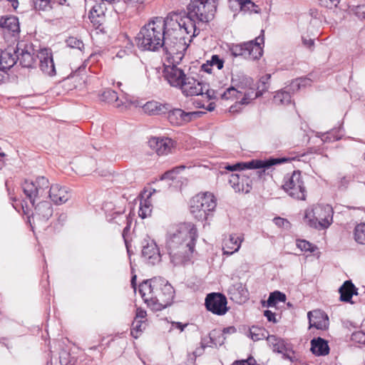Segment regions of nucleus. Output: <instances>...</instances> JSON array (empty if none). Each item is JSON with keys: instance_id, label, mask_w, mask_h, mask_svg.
<instances>
[{"instance_id": "obj_47", "label": "nucleus", "mask_w": 365, "mask_h": 365, "mask_svg": "<svg viewBox=\"0 0 365 365\" xmlns=\"http://www.w3.org/2000/svg\"><path fill=\"white\" fill-rule=\"evenodd\" d=\"M320 137L322 140L324 142H331L340 139L339 137L334 135L333 132L322 133Z\"/></svg>"}, {"instance_id": "obj_1", "label": "nucleus", "mask_w": 365, "mask_h": 365, "mask_svg": "<svg viewBox=\"0 0 365 365\" xmlns=\"http://www.w3.org/2000/svg\"><path fill=\"white\" fill-rule=\"evenodd\" d=\"M176 19L170 14L165 19L155 17L143 26L137 35L138 46L142 50L155 51L163 48L165 55H173L174 61L180 62L187 49L186 38Z\"/></svg>"}, {"instance_id": "obj_5", "label": "nucleus", "mask_w": 365, "mask_h": 365, "mask_svg": "<svg viewBox=\"0 0 365 365\" xmlns=\"http://www.w3.org/2000/svg\"><path fill=\"white\" fill-rule=\"evenodd\" d=\"M232 86L227 88L217 89L215 95L217 100L228 101L239 98L240 101L236 102L230 108V113L238 111L237 107L241 105H247L250 101L258 96V92L255 91V86L252 78L242 73L233 75L232 78Z\"/></svg>"}, {"instance_id": "obj_23", "label": "nucleus", "mask_w": 365, "mask_h": 365, "mask_svg": "<svg viewBox=\"0 0 365 365\" xmlns=\"http://www.w3.org/2000/svg\"><path fill=\"white\" fill-rule=\"evenodd\" d=\"M48 197L56 205L66 202L71 197L70 192L66 187L58 184L49 185Z\"/></svg>"}, {"instance_id": "obj_56", "label": "nucleus", "mask_w": 365, "mask_h": 365, "mask_svg": "<svg viewBox=\"0 0 365 365\" xmlns=\"http://www.w3.org/2000/svg\"><path fill=\"white\" fill-rule=\"evenodd\" d=\"M302 40L303 43L309 48L312 47L314 45V41L312 39H306L303 38Z\"/></svg>"}, {"instance_id": "obj_58", "label": "nucleus", "mask_w": 365, "mask_h": 365, "mask_svg": "<svg viewBox=\"0 0 365 365\" xmlns=\"http://www.w3.org/2000/svg\"><path fill=\"white\" fill-rule=\"evenodd\" d=\"M135 280H136V275H133L132 277V279H131V286L135 290L136 289V284H135Z\"/></svg>"}, {"instance_id": "obj_30", "label": "nucleus", "mask_w": 365, "mask_h": 365, "mask_svg": "<svg viewBox=\"0 0 365 365\" xmlns=\"http://www.w3.org/2000/svg\"><path fill=\"white\" fill-rule=\"evenodd\" d=\"M0 26L13 34L20 31L19 19L14 16L2 17L0 20Z\"/></svg>"}, {"instance_id": "obj_16", "label": "nucleus", "mask_w": 365, "mask_h": 365, "mask_svg": "<svg viewBox=\"0 0 365 365\" xmlns=\"http://www.w3.org/2000/svg\"><path fill=\"white\" fill-rule=\"evenodd\" d=\"M227 300L225 296L219 293L209 294L205 299L207 310L218 315L225 314L227 310Z\"/></svg>"}, {"instance_id": "obj_33", "label": "nucleus", "mask_w": 365, "mask_h": 365, "mask_svg": "<svg viewBox=\"0 0 365 365\" xmlns=\"http://www.w3.org/2000/svg\"><path fill=\"white\" fill-rule=\"evenodd\" d=\"M235 331L236 329L234 327L225 328L222 332L213 330L210 333V339L215 346H220L225 342V334H234Z\"/></svg>"}, {"instance_id": "obj_59", "label": "nucleus", "mask_w": 365, "mask_h": 365, "mask_svg": "<svg viewBox=\"0 0 365 365\" xmlns=\"http://www.w3.org/2000/svg\"><path fill=\"white\" fill-rule=\"evenodd\" d=\"M215 109V103H210L208 106L206 107V110L209 111H212Z\"/></svg>"}, {"instance_id": "obj_61", "label": "nucleus", "mask_w": 365, "mask_h": 365, "mask_svg": "<svg viewBox=\"0 0 365 365\" xmlns=\"http://www.w3.org/2000/svg\"><path fill=\"white\" fill-rule=\"evenodd\" d=\"M88 163H89V165H92V168H93L95 165V160L91 158L88 160Z\"/></svg>"}, {"instance_id": "obj_57", "label": "nucleus", "mask_w": 365, "mask_h": 365, "mask_svg": "<svg viewBox=\"0 0 365 365\" xmlns=\"http://www.w3.org/2000/svg\"><path fill=\"white\" fill-rule=\"evenodd\" d=\"M21 209L24 215H29L30 212V208L26 205L22 204Z\"/></svg>"}, {"instance_id": "obj_34", "label": "nucleus", "mask_w": 365, "mask_h": 365, "mask_svg": "<svg viewBox=\"0 0 365 365\" xmlns=\"http://www.w3.org/2000/svg\"><path fill=\"white\" fill-rule=\"evenodd\" d=\"M267 341L269 346L274 351L278 353H284L287 351L286 343L284 339L277 337L275 335H268Z\"/></svg>"}, {"instance_id": "obj_17", "label": "nucleus", "mask_w": 365, "mask_h": 365, "mask_svg": "<svg viewBox=\"0 0 365 365\" xmlns=\"http://www.w3.org/2000/svg\"><path fill=\"white\" fill-rule=\"evenodd\" d=\"M169 122L175 126H180L190 122L193 118L199 116V112H185L180 108H174L168 110Z\"/></svg>"}, {"instance_id": "obj_10", "label": "nucleus", "mask_w": 365, "mask_h": 365, "mask_svg": "<svg viewBox=\"0 0 365 365\" xmlns=\"http://www.w3.org/2000/svg\"><path fill=\"white\" fill-rule=\"evenodd\" d=\"M263 43V38L259 36L252 41L234 44L232 46L230 51L232 55L235 56H242L245 58L255 60L260 58L262 55V48L261 45Z\"/></svg>"}, {"instance_id": "obj_35", "label": "nucleus", "mask_w": 365, "mask_h": 365, "mask_svg": "<svg viewBox=\"0 0 365 365\" xmlns=\"http://www.w3.org/2000/svg\"><path fill=\"white\" fill-rule=\"evenodd\" d=\"M101 100L108 103H115V106L117 108L121 107V104L118 103L117 93L111 89L105 90L101 95Z\"/></svg>"}, {"instance_id": "obj_42", "label": "nucleus", "mask_w": 365, "mask_h": 365, "mask_svg": "<svg viewBox=\"0 0 365 365\" xmlns=\"http://www.w3.org/2000/svg\"><path fill=\"white\" fill-rule=\"evenodd\" d=\"M185 166L183 165H181V166H179V167H176L170 170H168L167 171L166 173H165L161 177H160V180L163 181V180H174L175 179H176V175L182 170L185 169Z\"/></svg>"}, {"instance_id": "obj_7", "label": "nucleus", "mask_w": 365, "mask_h": 365, "mask_svg": "<svg viewBox=\"0 0 365 365\" xmlns=\"http://www.w3.org/2000/svg\"><path fill=\"white\" fill-rule=\"evenodd\" d=\"M333 208L329 205L317 204L305 210V222L318 230L327 229L333 222Z\"/></svg>"}, {"instance_id": "obj_60", "label": "nucleus", "mask_w": 365, "mask_h": 365, "mask_svg": "<svg viewBox=\"0 0 365 365\" xmlns=\"http://www.w3.org/2000/svg\"><path fill=\"white\" fill-rule=\"evenodd\" d=\"M124 53H125V51H120L117 53L116 56H117V57H119V58H122V57L123 56Z\"/></svg>"}, {"instance_id": "obj_64", "label": "nucleus", "mask_w": 365, "mask_h": 365, "mask_svg": "<svg viewBox=\"0 0 365 365\" xmlns=\"http://www.w3.org/2000/svg\"><path fill=\"white\" fill-rule=\"evenodd\" d=\"M66 1V0H59V4H63V3Z\"/></svg>"}, {"instance_id": "obj_38", "label": "nucleus", "mask_w": 365, "mask_h": 365, "mask_svg": "<svg viewBox=\"0 0 365 365\" xmlns=\"http://www.w3.org/2000/svg\"><path fill=\"white\" fill-rule=\"evenodd\" d=\"M286 295L279 291H275L269 294L267 299L268 307H275L278 302H284Z\"/></svg>"}, {"instance_id": "obj_31", "label": "nucleus", "mask_w": 365, "mask_h": 365, "mask_svg": "<svg viewBox=\"0 0 365 365\" xmlns=\"http://www.w3.org/2000/svg\"><path fill=\"white\" fill-rule=\"evenodd\" d=\"M311 351L317 356H325L329 352L327 341L321 337L311 341Z\"/></svg>"}, {"instance_id": "obj_6", "label": "nucleus", "mask_w": 365, "mask_h": 365, "mask_svg": "<svg viewBox=\"0 0 365 365\" xmlns=\"http://www.w3.org/2000/svg\"><path fill=\"white\" fill-rule=\"evenodd\" d=\"M138 292L144 302L155 311L170 304L174 289L170 284L160 278L147 279L140 284Z\"/></svg>"}, {"instance_id": "obj_20", "label": "nucleus", "mask_w": 365, "mask_h": 365, "mask_svg": "<svg viewBox=\"0 0 365 365\" xmlns=\"http://www.w3.org/2000/svg\"><path fill=\"white\" fill-rule=\"evenodd\" d=\"M17 55L20 64L25 68H30L34 63V49L31 45L19 42L16 45Z\"/></svg>"}, {"instance_id": "obj_4", "label": "nucleus", "mask_w": 365, "mask_h": 365, "mask_svg": "<svg viewBox=\"0 0 365 365\" xmlns=\"http://www.w3.org/2000/svg\"><path fill=\"white\" fill-rule=\"evenodd\" d=\"M22 190L26 198L29 200L34 212L31 216H28L34 221L47 220L53 215V208L51 203L44 200L46 198L47 190L49 187L48 180L43 177H37L34 180H26L22 183Z\"/></svg>"}, {"instance_id": "obj_46", "label": "nucleus", "mask_w": 365, "mask_h": 365, "mask_svg": "<svg viewBox=\"0 0 365 365\" xmlns=\"http://www.w3.org/2000/svg\"><path fill=\"white\" fill-rule=\"evenodd\" d=\"M351 339L357 343L365 344V332L359 331L353 333Z\"/></svg>"}, {"instance_id": "obj_19", "label": "nucleus", "mask_w": 365, "mask_h": 365, "mask_svg": "<svg viewBox=\"0 0 365 365\" xmlns=\"http://www.w3.org/2000/svg\"><path fill=\"white\" fill-rule=\"evenodd\" d=\"M142 256L150 264H155L160 261V254L154 240L149 238L143 242Z\"/></svg>"}, {"instance_id": "obj_41", "label": "nucleus", "mask_w": 365, "mask_h": 365, "mask_svg": "<svg viewBox=\"0 0 365 365\" xmlns=\"http://www.w3.org/2000/svg\"><path fill=\"white\" fill-rule=\"evenodd\" d=\"M145 329L144 320L134 319L132 324L131 334L134 338L138 337V334Z\"/></svg>"}, {"instance_id": "obj_39", "label": "nucleus", "mask_w": 365, "mask_h": 365, "mask_svg": "<svg viewBox=\"0 0 365 365\" xmlns=\"http://www.w3.org/2000/svg\"><path fill=\"white\" fill-rule=\"evenodd\" d=\"M354 239L358 243L365 245V223H361L356 226Z\"/></svg>"}, {"instance_id": "obj_24", "label": "nucleus", "mask_w": 365, "mask_h": 365, "mask_svg": "<svg viewBox=\"0 0 365 365\" xmlns=\"http://www.w3.org/2000/svg\"><path fill=\"white\" fill-rule=\"evenodd\" d=\"M309 328L315 327L317 329L324 330L328 328V316L321 310H314L307 314Z\"/></svg>"}, {"instance_id": "obj_15", "label": "nucleus", "mask_w": 365, "mask_h": 365, "mask_svg": "<svg viewBox=\"0 0 365 365\" xmlns=\"http://www.w3.org/2000/svg\"><path fill=\"white\" fill-rule=\"evenodd\" d=\"M309 79L307 78H298L293 81L289 88H286V90H280L277 91L274 96V103L277 105H285L291 101L290 91L294 92L304 87L309 83Z\"/></svg>"}, {"instance_id": "obj_50", "label": "nucleus", "mask_w": 365, "mask_h": 365, "mask_svg": "<svg viewBox=\"0 0 365 365\" xmlns=\"http://www.w3.org/2000/svg\"><path fill=\"white\" fill-rule=\"evenodd\" d=\"M147 314L146 312L140 308L136 309L135 317L134 319L144 320Z\"/></svg>"}, {"instance_id": "obj_54", "label": "nucleus", "mask_w": 365, "mask_h": 365, "mask_svg": "<svg viewBox=\"0 0 365 365\" xmlns=\"http://www.w3.org/2000/svg\"><path fill=\"white\" fill-rule=\"evenodd\" d=\"M145 0H126V3L132 6H136L137 4H142Z\"/></svg>"}, {"instance_id": "obj_3", "label": "nucleus", "mask_w": 365, "mask_h": 365, "mask_svg": "<svg viewBox=\"0 0 365 365\" xmlns=\"http://www.w3.org/2000/svg\"><path fill=\"white\" fill-rule=\"evenodd\" d=\"M187 9L186 16H182L176 13L171 15L176 16L181 31L191 41L200 33L197 24L208 22L213 19L216 0H190Z\"/></svg>"}, {"instance_id": "obj_63", "label": "nucleus", "mask_w": 365, "mask_h": 365, "mask_svg": "<svg viewBox=\"0 0 365 365\" xmlns=\"http://www.w3.org/2000/svg\"><path fill=\"white\" fill-rule=\"evenodd\" d=\"M94 12L95 13L97 12V10L95 9V7H93V11H91V15L92 17L94 16Z\"/></svg>"}, {"instance_id": "obj_26", "label": "nucleus", "mask_w": 365, "mask_h": 365, "mask_svg": "<svg viewBox=\"0 0 365 365\" xmlns=\"http://www.w3.org/2000/svg\"><path fill=\"white\" fill-rule=\"evenodd\" d=\"M244 240L242 235L231 234L229 237L224 242L223 253L225 255H232L237 252L240 247L241 243Z\"/></svg>"}, {"instance_id": "obj_45", "label": "nucleus", "mask_w": 365, "mask_h": 365, "mask_svg": "<svg viewBox=\"0 0 365 365\" xmlns=\"http://www.w3.org/2000/svg\"><path fill=\"white\" fill-rule=\"evenodd\" d=\"M209 61L212 67L216 66L219 70L223 68L224 61L222 58H220L217 55H213L211 57V59L209 60Z\"/></svg>"}, {"instance_id": "obj_8", "label": "nucleus", "mask_w": 365, "mask_h": 365, "mask_svg": "<svg viewBox=\"0 0 365 365\" xmlns=\"http://www.w3.org/2000/svg\"><path fill=\"white\" fill-rule=\"evenodd\" d=\"M185 96H205L207 99H216L215 95L217 89L210 88L209 85L203 83L195 79L194 76L187 74L182 82L178 86Z\"/></svg>"}, {"instance_id": "obj_28", "label": "nucleus", "mask_w": 365, "mask_h": 365, "mask_svg": "<svg viewBox=\"0 0 365 365\" xmlns=\"http://www.w3.org/2000/svg\"><path fill=\"white\" fill-rule=\"evenodd\" d=\"M155 190L153 189V192L151 191H145L142 195V199L140 203V207L138 211L139 216L142 218H146L150 216L152 212V204L150 200L153 192H155Z\"/></svg>"}, {"instance_id": "obj_49", "label": "nucleus", "mask_w": 365, "mask_h": 365, "mask_svg": "<svg viewBox=\"0 0 365 365\" xmlns=\"http://www.w3.org/2000/svg\"><path fill=\"white\" fill-rule=\"evenodd\" d=\"M273 222L278 227H287L289 224L287 220L279 217L274 218Z\"/></svg>"}, {"instance_id": "obj_37", "label": "nucleus", "mask_w": 365, "mask_h": 365, "mask_svg": "<svg viewBox=\"0 0 365 365\" xmlns=\"http://www.w3.org/2000/svg\"><path fill=\"white\" fill-rule=\"evenodd\" d=\"M348 9L350 14L355 15L360 19H365V4L355 5L351 1H349Z\"/></svg>"}, {"instance_id": "obj_12", "label": "nucleus", "mask_w": 365, "mask_h": 365, "mask_svg": "<svg viewBox=\"0 0 365 365\" xmlns=\"http://www.w3.org/2000/svg\"><path fill=\"white\" fill-rule=\"evenodd\" d=\"M288 158H270L266 160H252L245 163H237L235 165H227L225 168L229 171L244 170L246 169H268L273 165L289 162Z\"/></svg>"}, {"instance_id": "obj_13", "label": "nucleus", "mask_w": 365, "mask_h": 365, "mask_svg": "<svg viewBox=\"0 0 365 365\" xmlns=\"http://www.w3.org/2000/svg\"><path fill=\"white\" fill-rule=\"evenodd\" d=\"M175 54L166 55L168 64H164L163 75L168 83L173 87L178 88L182 82L187 74L180 68L178 67V64L180 62L174 61Z\"/></svg>"}, {"instance_id": "obj_52", "label": "nucleus", "mask_w": 365, "mask_h": 365, "mask_svg": "<svg viewBox=\"0 0 365 365\" xmlns=\"http://www.w3.org/2000/svg\"><path fill=\"white\" fill-rule=\"evenodd\" d=\"M212 66L209 61L201 66V70L207 73H210L212 72Z\"/></svg>"}, {"instance_id": "obj_27", "label": "nucleus", "mask_w": 365, "mask_h": 365, "mask_svg": "<svg viewBox=\"0 0 365 365\" xmlns=\"http://www.w3.org/2000/svg\"><path fill=\"white\" fill-rule=\"evenodd\" d=\"M228 294L232 301L241 304L247 299V290L241 282H235L228 288Z\"/></svg>"}, {"instance_id": "obj_21", "label": "nucleus", "mask_w": 365, "mask_h": 365, "mask_svg": "<svg viewBox=\"0 0 365 365\" xmlns=\"http://www.w3.org/2000/svg\"><path fill=\"white\" fill-rule=\"evenodd\" d=\"M37 57L40 61L39 66L41 70L48 76L55 75L56 68L50 50L48 48L40 49Z\"/></svg>"}, {"instance_id": "obj_9", "label": "nucleus", "mask_w": 365, "mask_h": 365, "mask_svg": "<svg viewBox=\"0 0 365 365\" xmlns=\"http://www.w3.org/2000/svg\"><path fill=\"white\" fill-rule=\"evenodd\" d=\"M215 196L211 192H205L195 196L190 202V212L197 220L207 219L210 212L216 207Z\"/></svg>"}, {"instance_id": "obj_11", "label": "nucleus", "mask_w": 365, "mask_h": 365, "mask_svg": "<svg viewBox=\"0 0 365 365\" xmlns=\"http://www.w3.org/2000/svg\"><path fill=\"white\" fill-rule=\"evenodd\" d=\"M282 188L293 198L301 200H304L306 198V188L302 173L299 170L284 176Z\"/></svg>"}, {"instance_id": "obj_40", "label": "nucleus", "mask_w": 365, "mask_h": 365, "mask_svg": "<svg viewBox=\"0 0 365 365\" xmlns=\"http://www.w3.org/2000/svg\"><path fill=\"white\" fill-rule=\"evenodd\" d=\"M54 0H36L35 9L38 11H47L53 8Z\"/></svg>"}, {"instance_id": "obj_18", "label": "nucleus", "mask_w": 365, "mask_h": 365, "mask_svg": "<svg viewBox=\"0 0 365 365\" xmlns=\"http://www.w3.org/2000/svg\"><path fill=\"white\" fill-rule=\"evenodd\" d=\"M148 143L150 148L158 155L170 153L174 147V141L167 137H152Z\"/></svg>"}, {"instance_id": "obj_62", "label": "nucleus", "mask_w": 365, "mask_h": 365, "mask_svg": "<svg viewBox=\"0 0 365 365\" xmlns=\"http://www.w3.org/2000/svg\"><path fill=\"white\" fill-rule=\"evenodd\" d=\"M3 71H0V83L3 81L4 78V75L2 73Z\"/></svg>"}, {"instance_id": "obj_51", "label": "nucleus", "mask_w": 365, "mask_h": 365, "mask_svg": "<svg viewBox=\"0 0 365 365\" xmlns=\"http://www.w3.org/2000/svg\"><path fill=\"white\" fill-rule=\"evenodd\" d=\"M264 315L267 317V319L269 322H272L274 323L277 322V320L275 319V314L273 313L272 311H270V310L264 311Z\"/></svg>"}, {"instance_id": "obj_48", "label": "nucleus", "mask_w": 365, "mask_h": 365, "mask_svg": "<svg viewBox=\"0 0 365 365\" xmlns=\"http://www.w3.org/2000/svg\"><path fill=\"white\" fill-rule=\"evenodd\" d=\"M340 0H319V4L326 8L332 9L336 7Z\"/></svg>"}, {"instance_id": "obj_53", "label": "nucleus", "mask_w": 365, "mask_h": 365, "mask_svg": "<svg viewBox=\"0 0 365 365\" xmlns=\"http://www.w3.org/2000/svg\"><path fill=\"white\" fill-rule=\"evenodd\" d=\"M187 324H182L181 322H173L172 326L173 327H175L176 329H178L180 330V331H182L184 329L187 327Z\"/></svg>"}, {"instance_id": "obj_22", "label": "nucleus", "mask_w": 365, "mask_h": 365, "mask_svg": "<svg viewBox=\"0 0 365 365\" xmlns=\"http://www.w3.org/2000/svg\"><path fill=\"white\" fill-rule=\"evenodd\" d=\"M16 46H9L4 51H0V70L6 71L13 67L17 62Z\"/></svg>"}, {"instance_id": "obj_36", "label": "nucleus", "mask_w": 365, "mask_h": 365, "mask_svg": "<svg viewBox=\"0 0 365 365\" xmlns=\"http://www.w3.org/2000/svg\"><path fill=\"white\" fill-rule=\"evenodd\" d=\"M268 332L264 328L253 326L250 329L249 336L253 341H259L263 339H267Z\"/></svg>"}, {"instance_id": "obj_44", "label": "nucleus", "mask_w": 365, "mask_h": 365, "mask_svg": "<svg viewBox=\"0 0 365 365\" xmlns=\"http://www.w3.org/2000/svg\"><path fill=\"white\" fill-rule=\"evenodd\" d=\"M67 45L73 48H78L79 50H81V48L83 47V42L78 39L76 37H69L66 41Z\"/></svg>"}, {"instance_id": "obj_55", "label": "nucleus", "mask_w": 365, "mask_h": 365, "mask_svg": "<svg viewBox=\"0 0 365 365\" xmlns=\"http://www.w3.org/2000/svg\"><path fill=\"white\" fill-rule=\"evenodd\" d=\"M206 345H205L204 343L202 342L201 347L196 349V350L193 352L194 355L195 356L201 355Z\"/></svg>"}, {"instance_id": "obj_43", "label": "nucleus", "mask_w": 365, "mask_h": 365, "mask_svg": "<svg viewBox=\"0 0 365 365\" xmlns=\"http://www.w3.org/2000/svg\"><path fill=\"white\" fill-rule=\"evenodd\" d=\"M297 246L302 251H309L311 252H313L316 249V247L314 245H312L310 242L304 240H298L297 242Z\"/></svg>"}, {"instance_id": "obj_29", "label": "nucleus", "mask_w": 365, "mask_h": 365, "mask_svg": "<svg viewBox=\"0 0 365 365\" xmlns=\"http://www.w3.org/2000/svg\"><path fill=\"white\" fill-rule=\"evenodd\" d=\"M143 109L145 113L150 115H161L165 113L169 110V105L151 101L145 103Z\"/></svg>"}, {"instance_id": "obj_14", "label": "nucleus", "mask_w": 365, "mask_h": 365, "mask_svg": "<svg viewBox=\"0 0 365 365\" xmlns=\"http://www.w3.org/2000/svg\"><path fill=\"white\" fill-rule=\"evenodd\" d=\"M257 173L252 172L248 174H232L229 182L235 192L248 193L252 188V178Z\"/></svg>"}, {"instance_id": "obj_25", "label": "nucleus", "mask_w": 365, "mask_h": 365, "mask_svg": "<svg viewBox=\"0 0 365 365\" xmlns=\"http://www.w3.org/2000/svg\"><path fill=\"white\" fill-rule=\"evenodd\" d=\"M229 6L234 11L239 10L256 14L260 11V9L255 0H229Z\"/></svg>"}, {"instance_id": "obj_2", "label": "nucleus", "mask_w": 365, "mask_h": 365, "mask_svg": "<svg viewBox=\"0 0 365 365\" xmlns=\"http://www.w3.org/2000/svg\"><path fill=\"white\" fill-rule=\"evenodd\" d=\"M197 232L192 223H182L170 230L166 237V249L175 265L190 262L194 255Z\"/></svg>"}, {"instance_id": "obj_32", "label": "nucleus", "mask_w": 365, "mask_h": 365, "mask_svg": "<svg viewBox=\"0 0 365 365\" xmlns=\"http://www.w3.org/2000/svg\"><path fill=\"white\" fill-rule=\"evenodd\" d=\"M339 291L341 301L346 302H351L353 295L357 294V289L351 281H346Z\"/></svg>"}]
</instances>
